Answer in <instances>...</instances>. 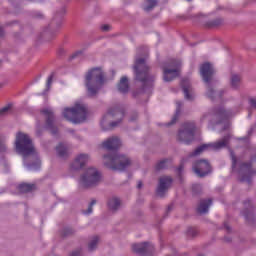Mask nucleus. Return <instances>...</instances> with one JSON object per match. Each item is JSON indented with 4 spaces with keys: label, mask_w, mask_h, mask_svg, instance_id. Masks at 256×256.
Masks as SVG:
<instances>
[{
    "label": "nucleus",
    "mask_w": 256,
    "mask_h": 256,
    "mask_svg": "<svg viewBox=\"0 0 256 256\" xmlns=\"http://www.w3.org/2000/svg\"><path fill=\"white\" fill-rule=\"evenodd\" d=\"M41 114L45 117V128L51 132V134L56 135L57 134V128L53 124L55 122V116L53 114V111L49 108H45L41 110Z\"/></svg>",
    "instance_id": "13"
},
{
    "label": "nucleus",
    "mask_w": 256,
    "mask_h": 256,
    "mask_svg": "<svg viewBox=\"0 0 256 256\" xmlns=\"http://www.w3.org/2000/svg\"><path fill=\"white\" fill-rule=\"evenodd\" d=\"M195 137V124L194 122H186L180 128L177 138L180 142L189 145L194 140Z\"/></svg>",
    "instance_id": "10"
},
{
    "label": "nucleus",
    "mask_w": 256,
    "mask_h": 256,
    "mask_svg": "<svg viewBox=\"0 0 256 256\" xmlns=\"http://www.w3.org/2000/svg\"><path fill=\"white\" fill-rule=\"evenodd\" d=\"M230 84L234 90H237L241 85V76L239 75H232V79L230 80Z\"/></svg>",
    "instance_id": "30"
},
{
    "label": "nucleus",
    "mask_w": 256,
    "mask_h": 256,
    "mask_svg": "<svg viewBox=\"0 0 256 256\" xmlns=\"http://www.w3.org/2000/svg\"><path fill=\"white\" fill-rule=\"evenodd\" d=\"M182 170H183V166L180 165L179 168H177V173L181 174Z\"/></svg>",
    "instance_id": "47"
},
{
    "label": "nucleus",
    "mask_w": 256,
    "mask_h": 256,
    "mask_svg": "<svg viewBox=\"0 0 256 256\" xmlns=\"http://www.w3.org/2000/svg\"><path fill=\"white\" fill-rule=\"evenodd\" d=\"M15 148L18 154H21L23 158L28 156L37 155L33 145V141L29 139V136L25 133L19 132L16 134Z\"/></svg>",
    "instance_id": "4"
},
{
    "label": "nucleus",
    "mask_w": 256,
    "mask_h": 256,
    "mask_svg": "<svg viewBox=\"0 0 256 256\" xmlns=\"http://www.w3.org/2000/svg\"><path fill=\"white\" fill-rule=\"evenodd\" d=\"M181 61L170 60V62L163 67V79L166 82L175 80L180 75Z\"/></svg>",
    "instance_id": "8"
},
{
    "label": "nucleus",
    "mask_w": 256,
    "mask_h": 256,
    "mask_svg": "<svg viewBox=\"0 0 256 256\" xmlns=\"http://www.w3.org/2000/svg\"><path fill=\"white\" fill-rule=\"evenodd\" d=\"M123 116H124V112L122 109H119L117 107L113 108V109H108L107 114L104 115L103 120L101 121V125L106 123L108 118L117 117V119H119V121L110 123V129H113L120 123V121H122Z\"/></svg>",
    "instance_id": "14"
},
{
    "label": "nucleus",
    "mask_w": 256,
    "mask_h": 256,
    "mask_svg": "<svg viewBox=\"0 0 256 256\" xmlns=\"http://www.w3.org/2000/svg\"><path fill=\"white\" fill-rule=\"evenodd\" d=\"M65 13H67V10L65 9V7L60 8V10L56 12L51 22V27L53 31H55V25H56V28H59L62 25L63 17H65Z\"/></svg>",
    "instance_id": "21"
},
{
    "label": "nucleus",
    "mask_w": 256,
    "mask_h": 256,
    "mask_svg": "<svg viewBox=\"0 0 256 256\" xmlns=\"http://www.w3.org/2000/svg\"><path fill=\"white\" fill-rule=\"evenodd\" d=\"M0 33H3V26L0 25Z\"/></svg>",
    "instance_id": "52"
},
{
    "label": "nucleus",
    "mask_w": 256,
    "mask_h": 256,
    "mask_svg": "<svg viewBox=\"0 0 256 256\" xmlns=\"http://www.w3.org/2000/svg\"><path fill=\"white\" fill-rule=\"evenodd\" d=\"M121 145L120 139L117 137H110L103 142V148L108 151H116Z\"/></svg>",
    "instance_id": "20"
},
{
    "label": "nucleus",
    "mask_w": 256,
    "mask_h": 256,
    "mask_svg": "<svg viewBox=\"0 0 256 256\" xmlns=\"http://www.w3.org/2000/svg\"><path fill=\"white\" fill-rule=\"evenodd\" d=\"M187 1H191V0H187Z\"/></svg>",
    "instance_id": "55"
},
{
    "label": "nucleus",
    "mask_w": 256,
    "mask_h": 256,
    "mask_svg": "<svg viewBox=\"0 0 256 256\" xmlns=\"http://www.w3.org/2000/svg\"><path fill=\"white\" fill-rule=\"evenodd\" d=\"M255 162H256V155H255Z\"/></svg>",
    "instance_id": "54"
},
{
    "label": "nucleus",
    "mask_w": 256,
    "mask_h": 256,
    "mask_svg": "<svg viewBox=\"0 0 256 256\" xmlns=\"http://www.w3.org/2000/svg\"><path fill=\"white\" fill-rule=\"evenodd\" d=\"M195 21H198V23H200L204 29H217V27H221V25L224 23L223 18L209 20L205 14L196 15Z\"/></svg>",
    "instance_id": "11"
},
{
    "label": "nucleus",
    "mask_w": 256,
    "mask_h": 256,
    "mask_svg": "<svg viewBox=\"0 0 256 256\" xmlns=\"http://www.w3.org/2000/svg\"><path fill=\"white\" fill-rule=\"evenodd\" d=\"M183 94L187 101H193L195 98L194 92H192L191 84L188 79H182L181 82Z\"/></svg>",
    "instance_id": "19"
},
{
    "label": "nucleus",
    "mask_w": 256,
    "mask_h": 256,
    "mask_svg": "<svg viewBox=\"0 0 256 256\" xmlns=\"http://www.w3.org/2000/svg\"><path fill=\"white\" fill-rule=\"evenodd\" d=\"M212 204L211 199H203L201 202H199V206L197 208V212L199 214H206L208 212V208H210Z\"/></svg>",
    "instance_id": "23"
},
{
    "label": "nucleus",
    "mask_w": 256,
    "mask_h": 256,
    "mask_svg": "<svg viewBox=\"0 0 256 256\" xmlns=\"http://www.w3.org/2000/svg\"><path fill=\"white\" fill-rule=\"evenodd\" d=\"M54 77H55V73H51V75L47 79V87H50Z\"/></svg>",
    "instance_id": "40"
},
{
    "label": "nucleus",
    "mask_w": 256,
    "mask_h": 256,
    "mask_svg": "<svg viewBox=\"0 0 256 256\" xmlns=\"http://www.w3.org/2000/svg\"><path fill=\"white\" fill-rule=\"evenodd\" d=\"M237 159L235 154L232 153V168L234 169L236 167Z\"/></svg>",
    "instance_id": "42"
},
{
    "label": "nucleus",
    "mask_w": 256,
    "mask_h": 256,
    "mask_svg": "<svg viewBox=\"0 0 256 256\" xmlns=\"http://www.w3.org/2000/svg\"><path fill=\"white\" fill-rule=\"evenodd\" d=\"M40 165H41V162H40V160L37 159V161L35 162V164L29 165V167H30L31 169L37 170V169L40 168Z\"/></svg>",
    "instance_id": "39"
},
{
    "label": "nucleus",
    "mask_w": 256,
    "mask_h": 256,
    "mask_svg": "<svg viewBox=\"0 0 256 256\" xmlns=\"http://www.w3.org/2000/svg\"><path fill=\"white\" fill-rule=\"evenodd\" d=\"M201 189V185L200 184H194L193 186H192V190L195 192V191H197V190H200Z\"/></svg>",
    "instance_id": "44"
},
{
    "label": "nucleus",
    "mask_w": 256,
    "mask_h": 256,
    "mask_svg": "<svg viewBox=\"0 0 256 256\" xmlns=\"http://www.w3.org/2000/svg\"><path fill=\"white\" fill-rule=\"evenodd\" d=\"M70 256H81V253L79 251H75Z\"/></svg>",
    "instance_id": "46"
},
{
    "label": "nucleus",
    "mask_w": 256,
    "mask_h": 256,
    "mask_svg": "<svg viewBox=\"0 0 256 256\" xmlns=\"http://www.w3.org/2000/svg\"><path fill=\"white\" fill-rule=\"evenodd\" d=\"M224 228H226V230L230 232V227L227 224H224Z\"/></svg>",
    "instance_id": "48"
},
{
    "label": "nucleus",
    "mask_w": 256,
    "mask_h": 256,
    "mask_svg": "<svg viewBox=\"0 0 256 256\" xmlns=\"http://www.w3.org/2000/svg\"><path fill=\"white\" fill-rule=\"evenodd\" d=\"M192 169L199 178H204L211 173V165L208 163V160L204 159L196 160Z\"/></svg>",
    "instance_id": "12"
},
{
    "label": "nucleus",
    "mask_w": 256,
    "mask_h": 256,
    "mask_svg": "<svg viewBox=\"0 0 256 256\" xmlns=\"http://www.w3.org/2000/svg\"><path fill=\"white\" fill-rule=\"evenodd\" d=\"M137 187H138V189H141V187H142V182L141 181L138 182Z\"/></svg>",
    "instance_id": "49"
},
{
    "label": "nucleus",
    "mask_w": 256,
    "mask_h": 256,
    "mask_svg": "<svg viewBox=\"0 0 256 256\" xmlns=\"http://www.w3.org/2000/svg\"><path fill=\"white\" fill-rule=\"evenodd\" d=\"M158 0H146V4L144 6V11L149 13V11H153L155 7H157Z\"/></svg>",
    "instance_id": "29"
},
{
    "label": "nucleus",
    "mask_w": 256,
    "mask_h": 256,
    "mask_svg": "<svg viewBox=\"0 0 256 256\" xmlns=\"http://www.w3.org/2000/svg\"><path fill=\"white\" fill-rule=\"evenodd\" d=\"M245 219L248 220L249 219V214H244Z\"/></svg>",
    "instance_id": "51"
},
{
    "label": "nucleus",
    "mask_w": 256,
    "mask_h": 256,
    "mask_svg": "<svg viewBox=\"0 0 256 256\" xmlns=\"http://www.w3.org/2000/svg\"><path fill=\"white\" fill-rule=\"evenodd\" d=\"M187 234H188V237L194 238L195 236H197L198 230L195 227H189Z\"/></svg>",
    "instance_id": "34"
},
{
    "label": "nucleus",
    "mask_w": 256,
    "mask_h": 256,
    "mask_svg": "<svg viewBox=\"0 0 256 256\" xmlns=\"http://www.w3.org/2000/svg\"><path fill=\"white\" fill-rule=\"evenodd\" d=\"M97 202L95 200H92L91 203L88 206V210H84V214L85 215H90L91 213H93V206L96 204Z\"/></svg>",
    "instance_id": "35"
},
{
    "label": "nucleus",
    "mask_w": 256,
    "mask_h": 256,
    "mask_svg": "<svg viewBox=\"0 0 256 256\" xmlns=\"http://www.w3.org/2000/svg\"><path fill=\"white\" fill-rule=\"evenodd\" d=\"M6 151L5 138L0 137V153Z\"/></svg>",
    "instance_id": "37"
},
{
    "label": "nucleus",
    "mask_w": 256,
    "mask_h": 256,
    "mask_svg": "<svg viewBox=\"0 0 256 256\" xmlns=\"http://www.w3.org/2000/svg\"><path fill=\"white\" fill-rule=\"evenodd\" d=\"M173 179L170 176H163L160 178L158 187H157V195L160 197H164L167 190L172 185Z\"/></svg>",
    "instance_id": "16"
},
{
    "label": "nucleus",
    "mask_w": 256,
    "mask_h": 256,
    "mask_svg": "<svg viewBox=\"0 0 256 256\" xmlns=\"http://www.w3.org/2000/svg\"><path fill=\"white\" fill-rule=\"evenodd\" d=\"M104 165L114 171H125L131 165V160L125 155L117 154L115 151L104 155Z\"/></svg>",
    "instance_id": "2"
},
{
    "label": "nucleus",
    "mask_w": 256,
    "mask_h": 256,
    "mask_svg": "<svg viewBox=\"0 0 256 256\" xmlns=\"http://www.w3.org/2000/svg\"><path fill=\"white\" fill-rule=\"evenodd\" d=\"M249 105L256 109V97L255 98H249Z\"/></svg>",
    "instance_id": "41"
},
{
    "label": "nucleus",
    "mask_w": 256,
    "mask_h": 256,
    "mask_svg": "<svg viewBox=\"0 0 256 256\" xmlns=\"http://www.w3.org/2000/svg\"><path fill=\"white\" fill-rule=\"evenodd\" d=\"M230 142V135H226L223 139L218 140V142L210 143V144H203L195 149L194 152L190 154V157L199 156L204 151H219L223 148H226Z\"/></svg>",
    "instance_id": "6"
},
{
    "label": "nucleus",
    "mask_w": 256,
    "mask_h": 256,
    "mask_svg": "<svg viewBox=\"0 0 256 256\" xmlns=\"http://www.w3.org/2000/svg\"><path fill=\"white\" fill-rule=\"evenodd\" d=\"M251 163H243L240 166V170L241 171H245V176H243L242 178H240V182H251V175H252V169H251Z\"/></svg>",
    "instance_id": "22"
},
{
    "label": "nucleus",
    "mask_w": 256,
    "mask_h": 256,
    "mask_svg": "<svg viewBox=\"0 0 256 256\" xmlns=\"http://www.w3.org/2000/svg\"><path fill=\"white\" fill-rule=\"evenodd\" d=\"M169 164H170L169 159L161 160L160 162L157 163V165H155V170L160 171V170L166 169L167 165Z\"/></svg>",
    "instance_id": "32"
},
{
    "label": "nucleus",
    "mask_w": 256,
    "mask_h": 256,
    "mask_svg": "<svg viewBox=\"0 0 256 256\" xmlns=\"http://www.w3.org/2000/svg\"><path fill=\"white\" fill-rule=\"evenodd\" d=\"M207 97L210 98L211 100H214L215 98H222V92H215L213 88L208 87L207 90Z\"/></svg>",
    "instance_id": "31"
},
{
    "label": "nucleus",
    "mask_w": 256,
    "mask_h": 256,
    "mask_svg": "<svg viewBox=\"0 0 256 256\" xmlns=\"http://www.w3.org/2000/svg\"><path fill=\"white\" fill-rule=\"evenodd\" d=\"M200 73L202 80L208 84L210 83L211 77L214 74V68L210 63H204L201 65Z\"/></svg>",
    "instance_id": "17"
},
{
    "label": "nucleus",
    "mask_w": 256,
    "mask_h": 256,
    "mask_svg": "<svg viewBox=\"0 0 256 256\" xmlns=\"http://www.w3.org/2000/svg\"><path fill=\"white\" fill-rule=\"evenodd\" d=\"M117 89L122 94H127L128 93L129 84H128V78L127 77H122V79H120L119 84H117Z\"/></svg>",
    "instance_id": "24"
},
{
    "label": "nucleus",
    "mask_w": 256,
    "mask_h": 256,
    "mask_svg": "<svg viewBox=\"0 0 256 256\" xmlns=\"http://www.w3.org/2000/svg\"><path fill=\"white\" fill-rule=\"evenodd\" d=\"M11 110V106L7 105L6 107H3L0 109V116H5L9 111Z\"/></svg>",
    "instance_id": "36"
},
{
    "label": "nucleus",
    "mask_w": 256,
    "mask_h": 256,
    "mask_svg": "<svg viewBox=\"0 0 256 256\" xmlns=\"http://www.w3.org/2000/svg\"><path fill=\"white\" fill-rule=\"evenodd\" d=\"M247 203H248V205L250 204L249 200H248V202H247Z\"/></svg>",
    "instance_id": "53"
},
{
    "label": "nucleus",
    "mask_w": 256,
    "mask_h": 256,
    "mask_svg": "<svg viewBox=\"0 0 256 256\" xmlns=\"http://www.w3.org/2000/svg\"><path fill=\"white\" fill-rule=\"evenodd\" d=\"M63 117L72 124H81L87 119V107L81 103H75L72 108H64Z\"/></svg>",
    "instance_id": "3"
},
{
    "label": "nucleus",
    "mask_w": 256,
    "mask_h": 256,
    "mask_svg": "<svg viewBox=\"0 0 256 256\" xmlns=\"http://www.w3.org/2000/svg\"><path fill=\"white\" fill-rule=\"evenodd\" d=\"M56 152L60 158H66L68 157V154H69V148L66 144L60 143L56 147Z\"/></svg>",
    "instance_id": "25"
},
{
    "label": "nucleus",
    "mask_w": 256,
    "mask_h": 256,
    "mask_svg": "<svg viewBox=\"0 0 256 256\" xmlns=\"http://www.w3.org/2000/svg\"><path fill=\"white\" fill-rule=\"evenodd\" d=\"M89 157L86 154H79L76 156L75 161H73L72 165H70V169L73 171L81 170L87 163Z\"/></svg>",
    "instance_id": "18"
},
{
    "label": "nucleus",
    "mask_w": 256,
    "mask_h": 256,
    "mask_svg": "<svg viewBox=\"0 0 256 256\" xmlns=\"http://www.w3.org/2000/svg\"><path fill=\"white\" fill-rule=\"evenodd\" d=\"M100 31L109 32L112 31V27L109 24H103L100 26Z\"/></svg>",
    "instance_id": "38"
},
{
    "label": "nucleus",
    "mask_w": 256,
    "mask_h": 256,
    "mask_svg": "<svg viewBox=\"0 0 256 256\" xmlns=\"http://www.w3.org/2000/svg\"><path fill=\"white\" fill-rule=\"evenodd\" d=\"M101 181V174L95 168H88L84 175L81 176L80 184L84 188L96 186Z\"/></svg>",
    "instance_id": "9"
},
{
    "label": "nucleus",
    "mask_w": 256,
    "mask_h": 256,
    "mask_svg": "<svg viewBox=\"0 0 256 256\" xmlns=\"http://www.w3.org/2000/svg\"><path fill=\"white\" fill-rule=\"evenodd\" d=\"M35 190V184L22 183L18 185L20 193H30Z\"/></svg>",
    "instance_id": "26"
},
{
    "label": "nucleus",
    "mask_w": 256,
    "mask_h": 256,
    "mask_svg": "<svg viewBox=\"0 0 256 256\" xmlns=\"http://www.w3.org/2000/svg\"><path fill=\"white\" fill-rule=\"evenodd\" d=\"M34 17L36 19H43V14L41 12H36V13H34Z\"/></svg>",
    "instance_id": "43"
},
{
    "label": "nucleus",
    "mask_w": 256,
    "mask_h": 256,
    "mask_svg": "<svg viewBox=\"0 0 256 256\" xmlns=\"http://www.w3.org/2000/svg\"><path fill=\"white\" fill-rule=\"evenodd\" d=\"M97 244H98V236H94L91 242H89V245H88L89 251H94L97 248Z\"/></svg>",
    "instance_id": "33"
},
{
    "label": "nucleus",
    "mask_w": 256,
    "mask_h": 256,
    "mask_svg": "<svg viewBox=\"0 0 256 256\" xmlns=\"http://www.w3.org/2000/svg\"><path fill=\"white\" fill-rule=\"evenodd\" d=\"M132 251L140 256H152L154 252V246L148 242L133 244Z\"/></svg>",
    "instance_id": "15"
},
{
    "label": "nucleus",
    "mask_w": 256,
    "mask_h": 256,
    "mask_svg": "<svg viewBox=\"0 0 256 256\" xmlns=\"http://www.w3.org/2000/svg\"><path fill=\"white\" fill-rule=\"evenodd\" d=\"M181 107H182V102L177 101L176 102V114H174L172 121L167 124V126H172L178 121L179 115L181 114Z\"/></svg>",
    "instance_id": "27"
},
{
    "label": "nucleus",
    "mask_w": 256,
    "mask_h": 256,
    "mask_svg": "<svg viewBox=\"0 0 256 256\" xmlns=\"http://www.w3.org/2000/svg\"><path fill=\"white\" fill-rule=\"evenodd\" d=\"M81 54H82V51H76L75 54L72 55V59H75L76 57H78Z\"/></svg>",
    "instance_id": "45"
},
{
    "label": "nucleus",
    "mask_w": 256,
    "mask_h": 256,
    "mask_svg": "<svg viewBox=\"0 0 256 256\" xmlns=\"http://www.w3.org/2000/svg\"><path fill=\"white\" fill-rule=\"evenodd\" d=\"M37 136H38V137L41 136V131H40V129L37 130Z\"/></svg>",
    "instance_id": "50"
},
{
    "label": "nucleus",
    "mask_w": 256,
    "mask_h": 256,
    "mask_svg": "<svg viewBox=\"0 0 256 256\" xmlns=\"http://www.w3.org/2000/svg\"><path fill=\"white\" fill-rule=\"evenodd\" d=\"M133 69L136 74V80L144 85V90L147 87L153 86L154 78L148 74V66L143 58L136 59Z\"/></svg>",
    "instance_id": "5"
},
{
    "label": "nucleus",
    "mask_w": 256,
    "mask_h": 256,
    "mask_svg": "<svg viewBox=\"0 0 256 256\" xmlns=\"http://www.w3.org/2000/svg\"><path fill=\"white\" fill-rule=\"evenodd\" d=\"M104 84V73L101 68H92L86 73L85 86L88 95L93 97Z\"/></svg>",
    "instance_id": "1"
},
{
    "label": "nucleus",
    "mask_w": 256,
    "mask_h": 256,
    "mask_svg": "<svg viewBox=\"0 0 256 256\" xmlns=\"http://www.w3.org/2000/svg\"><path fill=\"white\" fill-rule=\"evenodd\" d=\"M119 207H120V200L118 198L113 197L108 201V208L111 211H116L117 209H119Z\"/></svg>",
    "instance_id": "28"
},
{
    "label": "nucleus",
    "mask_w": 256,
    "mask_h": 256,
    "mask_svg": "<svg viewBox=\"0 0 256 256\" xmlns=\"http://www.w3.org/2000/svg\"><path fill=\"white\" fill-rule=\"evenodd\" d=\"M231 116L230 111L225 110L224 108L212 109L210 114H204L201 117V123L204 122H215L216 124H221L225 122Z\"/></svg>",
    "instance_id": "7"
}]
</instances>
